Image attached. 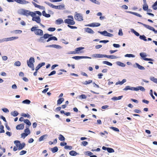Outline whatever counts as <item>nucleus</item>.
<instances>
[{"mask_svg": "<svg viewBox=\"0 0 157 157\" xmlns=\"http://www.w3.org/2000/svg\"><path fill=\"white\" fill-rule=\"evenodd\" d=\"M43 15L46 17H50L51 16L49 14L46 13L45 11H43L42 12Z\"/></svg>", "mask_w": 157, "mask_h": 157, "instance_id": "obj_28", "label": "nucleus"}, {"mask_svg": "<svg viewBox=\"0 0 157 157\" xmlns=\"http://www.w3.org/2000/svg\"><path fill=\"white\" fill-rule=\"evenodd\" d=\"M150 79L154 82L157 83V78H155L154 77H151L150 78Z\"/></svg>", "mask_w": 157, "mask_h": 157, "instance_id": "obj_33", "label": "nucleus"}, {"mask_svg": "<svg viewBox=\"0 0 157 157\" xmlns=\"http://www.w3.org/2000/svg\"><path fill=\"white\" fill-rule=\"evenodd\" d=\"M47 135H44L40 136L39 139L38 140L39 141H41L43 140L45 136H47Z\"/></svg>", "mask_w": 157, "mask_h": 157, "instance_id": "obj_40", "label": "nucleus"}, {"mask_svg": "<svg viewBox=\"0 0 157 157\" xmlns=\"http://www.w3.org/2000/svg\"><path fill=\"white\" fill-rule=\"evenodd\" d=\"M138 23L143 25L147 29L153 31L155 33H157V30H156L153 27L140 22H138Z\"/></svg>", "mask_w": 157, "mask_h": 157, "instance_id": "obj_6", "label": "nucleus"}, {"mask_svg": "<svg viewBox=\"0 0 157 157\" xmlns=\"http://www.w3.org/2000/svg\"><path fill=\"white\" fill-rule=\"evenodd\" d=\"M140 39L143 40L145 41H146L147 40L146 37L144 35L140 36Z\"/></svg>", "mask_w": 157, "mask_h": 157, "instance_id": "obj_38", "label": "nucleus"}, {"mask_svg": "<svg viewBox=\"0 0 157 157\" xmlns=\"http://www.w3.org/2000/svg\"><path fill=\"white\" fill-rule=\"evenodd\" d=\"M69 154L71 156H75L77 155V152L74 151H71L69 152Z\"/></svg>", "mask_w": 157, "mask_h": 157, "instance_id": "obj_31", "label": "nucleus"}, {"mask_svg": "<svg viewBox=\"0 0 157 157\" xmlns=\"http://www.w3.org/2000/svg\"><path fill=\"white\" fill-rule=\"evenodd\" d=\"M22 116L23 117H27L28 118H29L30 117V115L28 114L22 113Z\"/></svg>", "mask_w": 157, "mask_h": 157, "instance_id": "obj_58", "label": "nucleus"}, {"mask_svg": "<svg viewBox=\"0 0 157 157\" xmlns=\"http://www.w3.org/2000/svg\"><path fill=\"white\" fill-rule=\"evenodd\" d=\"M2 110L5 113H8L9 112V110L6 108H4L2 109Z\"/></svg>", "mask_w": 157, "mask_h": 157, "instance_id": "obj_63", "label": "nucleus"}, {"mask_svg": "<svg viewBox=\"0 0 157 157\" xmlns=\"http://www.w3.org/2000/svg\"><path fill=\"white\" fill-rule=\"evenodd\" d=\"M118 65L122 67H124L125 66L124 63L120 62H119Z\"/></svg>", "mask_w": 157, "mask_h": 157, "instance_id": "obj_64", "label": "nucleus"}, {"mask_svg": "<svg viewBox=\"0 0 157 157\" xmlns=\"http://www.w3.org/2000/svg\"><path fill=\"white\" fill-rule=\"evenodd\" d=\"M27 151H26L22 150L19 153L20 155H22L26 153Z\"/></svg>", "mask_w": 157, "mask_h": 157, "instance_id": "obj_60", "label": "nucleus"}, {"mask_svg": "<svg viewBox=\"0 0 157 157\" xmlns=\"http://www.w3.org/2000/svg\"><path fill=\"white\" fill-rule=\"evenodd\" d=\"M152 7L153 10H156L157 9V5L154 3L152 6Z\"/></svg>", "mask_w": 157, "mask_h": 157, "instance_id": "obj_62", "label": "nucleus"}, {"mask_svg": "<svg viewBox=\"0 0 157 157\" xmlns=\"http://www.w3.org/2000/svg\"><path fill=\"white\" fill-rule=\"evenodd\" d=\"M107 151L109 153H112L114 152V151L112 148L108 147L107 148Z\"/></svg>", "mask_w": 157, "mask_h": 157, "instance_id": "obj_45", "label": "nucleus"}, {"mask_svg": "<svg viewBox=\"0 0 157 157\" xmlns=\"http://www.w3.org/2000/svg\"><path fill=\"white\" fill-rule=\"evenodd\" d=\"M24 122L27 125H28L29 127V126H30L31 124V123L28 119H26L24 120Z\"/></svg>", "mask_w": 157, "mask_h": 157, "instance_id": "obj_32", "label": "nucleus"}, {"mask_svg": "<svg viewBox=\"0 0 157 157\" xmlns=\"http://www.w3.org/2000/svg\"><path fill=\"white\" fill-rule=\"evenodd\" d=\"M92 57L94 58H102L104 57L105 55L100 54H94L92 55Z\"/></svg>", "mask_w": 157, "mask_h": 157, "instance_id": "obj_12", "label": "nucleus"}, {"mask_svg": "<svg viewBox=\"0 0 157 157\" xmlns=\"http://www.w3.org/2000/svg\"><path fill=\"white\" fill-rule=\"evenodd\" d=\"M74 17L75 20L79 21H81L83 20V17L81 14L78 13L76 12H75Z\"/></svg>", "mask_w": 157, "mask_h": 157, "instance_id": "obj_7", "label": "nucleus"}, {"mask_svg": "<svg viewBox=\"0 0 157 157\" xmlns=\"http://www.w3.org/2000/svg\"><path fill=\"white\" fill-rule=\"evenodd\" d=\"M136 65L138 68L140 70H144L145 68L143 66H142L137 63H136Z\"/></svg>", "mask_w": 157, "mask_h": 157, "instance_id": "obj_29", "label": "nucleus"}, {"mask_svg": "<svg viewBox=\"0 0 157 157\" xmlns=\"http://www.w3.org/2000/svg\"><path fill=\"white\" fill-rule=\"evenodd\" d=\"M58 150V148L56 146L52 148L51 149V151L53 153L57 152Z\"/></svg>", "mask_w": 157, "mask_h": 157, "instance_id": "obj_26", "label": "nucleus"}, {"mask_svg": "<svg viewBox=\"0 0 157 157\" xmlns=\"http://www.w3.org/2000/svg\"><path fill=\"white\" fill-rule=\"evenodd\" d=\"M47 47H53L56 48H61V47L60 46L56 44L48 45L47 46Z\"/></svg>", "mask_w": 157, "mask_h": 157, "instance_id": "obj_18", "label": "nucleus"}, {"mask_svg": "<svg viewBox=\"0 0 157 157\" xmlns=\"http://www.w3.org/2000/svg\"><path fill=\"white\" fill-rule=\"evenodd\" d=\"M56 29L55 28H49L48 29V31L51 32L54 31Z\"/></svg>", "mask_w": 157, "mask_h": 157, "instance_id": "obj_55", "label": "nucleus"}, {"mask_svg": "<svg viewBox=\"0 0 157 157\" xmlns=\"http://www.w3.org/2000/svg\"><path fill=\"white\" fill-rule=\"evenodd\" d=\"M55 9H61L63 8L64 6L62 5L56 6Z\"/></svg>", "mask_w": 157, "mask_h": 157, "instance_id": "obj_49", "label": "nucleus"}, {"mask_svg": "<svg viewBox=\"0 0 157 157\" xmlns=\"http://www.w3.org/2000/svg\"><path fill=\"white\" fill-rule=\"evenodd\" d=\"M27 65L29 67H32V66L33 67V66H34L33 62H29L28 60L27 61Z\"/></svg>", "mask_w": 157, "mask_h": 157, "instance_id": "obj_44", "label": "nucleus"}, {"mask_svg": "<svg viewBox=\"0 0 157 157\" xmlns=\"http://www.w3.org/2000/svg\"><path fill=\"white\" fill-rule=\"evenodd\" d=\"M45 63L43 62L39 64L36 68V71H38L41 67L44 65Z\"/></svg>", "mask_w": 157, "mask_h": 157, "instance_id": "obj_17", "label": "nucleus"}, {"mask_svg": "<svg viewBox=\"0 0 157 157\" xmlns=\"http://www.w3.org/2000/svg\"><path fill=\"white\" fill-rule=\"evenodd\" d=\"M18 38V37L16 36V37H11L9 38H5L4 39V41H10L12 40L15 39H17Z\"/></svg>", "mask_w": 157, "mask_h": 157, "instance_id": "obj_15", "label": "nucleus"}, {"mask_svg": "<svg viewBox=\"0 0 157 157\" xmlns=\"http://www.w3.org/2000/svg\"><path fill=\"white\" fill-rule=\"evenodd\" d=\"M29 3L28 1H27L25 0H22L21 2V4H26Z\"/></svg>", "mask_w": 157, "mask_h": 157, "instance_id": "obj_51", "label": "nucleus"}, {"mask_svg": "<svg viewBox=\"0 0 157 157\" xmlns=\"http://www.w3.org/2000/svg\"><path fill=\"white\" fill-rule=\"evenodd\" d=\"M57 40V39L55 36H54L51 37H49L48 38V39L47 40V42H48L50 41L51 40Z\"/></svg>", "mask_w": 157, "mask_h": 157, "instance_id": "obj_23", "label": "nucleus"}, {"mask_svg": "<svg viewBox=\"0 0 157 157\" xmlns=\"http://www.w3.org/2000/svg\"><path fill=\"white\" fill-rule=\"evenodd\" d=\"M32 3L34 5V6H35V7H37V8H38L40 9L41 8L42 6H41L39 5H37V4H36V3H35L34 2H32Z\"/></svg>", "mask_w": 157, "mask_h": 157, "instance_id": "obj_39", "label": "nucleus"}, {"mask_svg": "<svg viewBox=\"0 0 157 157\" xmlns=\"http://www.w3.org/2000/svg\"><path fill=\"white\" fill-rule=\"evenodd\" d=\"M14 143L16 144V146L18 147V149L19 150L22 149L25 145V144L24 143L21 144L20 141L18 140L15 141Z\"/></svg>", "mask_w": 157, "mask_h": 157, "instance_id": "obj_5", "label": "nucleus"}, {"mask_svg": "<svg viewBox=\"0 0 157 157\" xmlns=\"http://www.w3.org/2000/svg\"><path fill=\"white\" fill-rule=\"evenodd\" d=\"M18 114V113L17 112V111H14L13 112H12L11 113V115L13 117H16L17 116Z\"/></svg>", "mask_w": 157, "mask_h": 157, "instance_id": "obj_30", "label": "nucleus"}, {"mask_svg": "<svg viewBox=\"0 0 157 157\" xmlns=\"http://www.w3.org/2000/svg\"><path fill=\"white\" fill-rule=\"evenodd\" d=\"M79 97L82 99H86L87 96L85 94H82L79 96Z\"/></svg>", "mask_w": 157, "mask_h": 157, "instance_id": "obj_54", "label": "nucleus"}, {"mask_svg": "<svg viewBox=\"0 0 157 157\" xmlns=\"http://www.w3.org/2000/svg\"><path fill=\"white\" fill-rule=\"evenodd\" d=\"M52 36V35L46 33L43 36L40 37L39 40H43L44 39H46L48 38H49V37H50Z\"/></svg>", "mask_w": 157, "mask_h": 157, "instance_id": "obj_11", "label": "nucleus"}, {"mask_svg": "<svg viewBox=\"0 0 157 157\" xmlns=\"http://www.w3.org/2000/svg\"><path fill=\"white\" fill-rule=\"evenodd\" d=\"M30 101L29 100L26 99L23 101L22 103L24 104H29L30 103Z\"/></svg>", "mask_w": 157, "mask_h": 157, "instance_id": "obj_41", "label": "nucleus"}, {"mask_svg": "<svg viewBox=\"0 0 157 157\" xmlns=\"http://www.w3.org/2000/svg\"><path fill=\"white\" fill-rule=\"evenodd\" d=\"M4 128V127L3 125H1L0 126V129H1L0 131V133L5 132V131L3 129Z\"/></svg>", "mask_w": 157, "mask_h": 157, "instance_id": "obj_46", "label": "nucleus"}, {"mask_svg": "<svg viewBox=\"0 0 157 157\" xmlns=\"http://www.w3.org/2000/svg\"><path fill=\"white\" fill-rule=\"evenodd\" d=\"M137 89H138V91L139 90H140L141 91H145V89L142 86H139L138 87H136Z\"/></svg>", "mask_w": 157, "mask_h": 157, "instance_id": "obj_43", "label": "nucleus"}, {"mask_svg": "<svg viewBox=\"0 0 157 157\" xmlns=\"http://www.w3.org/2000/svg\"><path fill=\"white\" fill-rule=\"evenodd\" d=\"M56 23L57 25H60L63 23V21L62 19L59 18L56 20Z\"/></svg>", "mask_w": 157, "mask_h": 157, "instance_id": "obj_24", "label": "nucleus"}, {"mask_svg": "<svg viewBox=\"0 0 157 157\" xmlns=\"http://www.w3.org/2000/svg\"><path fill=\"white\" fill-rule=\"evenodd\" d=\"M84 48L83 47H79V48H77L76 49H75V51H74V52H72V53H71V54H75V53H79V52L81 50L83 49Z\"/></svg>", "mask_w": 157, "mask_h": 157, "instance_id": "obj_16", "label": "nucleus"}, {"mask_svg": "<svg viewBox=\"0 0 157 157\" xmlns=\"http://www.w3.org/2000/svg\"><path fill=\"white\" fill-rule=\"evenodd\" d=\"M68 18H70L71 19H67L64 20V22L68 24V25H74L75 24V21H74L73 17L72 16H69Z\"/></svg>", "mask_w": 157, "mask_h": 157, "instance_id": "obj_3", "label": "nucleus"}, {"mask_svg": "<svg viewBox=\"0 0 157 157\" xmlns=\"http://www.w3.org/2000/svg\"><path fill=\"white\" fill-rule=\"evenodd\" d=\"M21 12L23 15H25L26 16H29V15L32 16L34 14V12L30 11L29 10H22Z\"/></svg>", "mask_w": 157, "mask_h": 157, "instance_id": "obj_4", "label": "nucleus"}, {"mask_svg": "<svg viewBox=\"0 0 157 157\" xmlns=\"http://www.w3.org/2000/svg\"><path fill=\"white\" fill-rule=\"evenodd\" d=\"M125 57H134V55L132 54H127L125 55Z\"/></svg>", "mask_w": 157, "mask_h": 157, "instance_id": "obj_53", "label": "nucleus"}, {"mask_svg": "<svg viewBox=\"0 0 157 157\" xmlns=\"http://www.w3.org/2000/svg\"><path fill=\"white\" fill-rule=\"evenodd\" d=\"M123 96L122 95L119 96L117 97H114L111 98V100L114 101L119 100L121 99V98H123Z\"/></svg>", "mask_w": 157, "mask_h": 157, "instance_id": "obj_22", "label": "nucleus"}, {"mask_svg": "<svg viewBox=\"0 0 157 157\" xmlns=\"http://www.w3.org/2000/svg\"><path fill=\"white\" fill-rule=\"evenodd\" d=\"M64 148L65 149H69L70 150H71L72 149V147L71 146H66L64 147Z\"/></svg>", "mask_w": 157, "mask_h": 157, "instance_id": "obj_56", "label": "nucleus"}, {"mask_svg": "<svg viewBox=\"0 0 157 157\" xmlns=\"http://www.w3.org/2000/svg\"><path fill=\"white\" fill-rule=\"evenodd\" d=\"M150 94L152 98L153 99H155V97L154 96L153 94V91L152 90H150Z\"/></svg>", "mask_w": 157, "mask_h": 157, "instance_id": "obj_57", "label": "nucleus"}, {"mask_svg": "<svg viewBox=\"0 0 157 157\" xmlns=\"http://www.w3.org/2000/svg\"><path fill=\"white\" fill-rule=\"evenodd\" d=\"M100 25V24L98 23H93L88 25V26L90 27H94L99 26Z\"/></svg>", "mask_w": 157, "mask_h": 157, "instance_id": "obj_13", "label": "nucleus"}, {"mask_svg": "<svg viewBox=\"0 0 157 157\" xmlns=\"http://www.w3.org/2000/svg\"><path fill=\"white\" fill-rule=\"evenodd\" d=\"M104 57H106L108 59H115L117 58V57L113 55H105Z\"/></svg>", "mask_w": 157, "mask_h": 157, "instance_id": "obj_19", "label": "nucleus"}, {"mask_svg": "<svg viewBox=\"0 0 157 157\" xmlns=\"http://www.w3.org/2000/svg\"><path fill=\"white\" fill-rule=\"evenodd\" d=\"M110 128L116 132H119V129L118 128L112 126L110 127Z\"/></svg>", "mask_w": 157, "mask_h": 157, "instance_id": "obj_48", "label": "nucleus"}, {"mask_svg": "<svg viewBox=\"0 0 157 157\" xmlns=\"http://www.w3.org/2000/svg\"><path fill=\"white\" fill-rule=\"evenodd\" d=\"M103 63L104 64H106L108 65L111 66L112 65V64L111 63H110L107 61H104L103 62Z\"/></svg>", "mask_w": 157, "mask_h": 157, "instance_id": "obj_47", "label": "nucleus"}, {"mask_svg": "<svg viewBox=\"0 0 157 157\" xmlns=\"http://www.w3.org/2000/svg\"><path fill=\"white\" fill-rule=\"evenodd\" d=\"M92 2L94 3L97 4H99L100 3L99 2L97 1L96 0H90Z\"/></svg>", "mask_w": 157, "mask_h": 157, "instance_id": "obj_52", "label": "nucleus"}, {"mask_svg": "<svg viewBox=\"0 0 157 157\" xmlns=\"http://www.w3.org/2000/svg\"><path fill=\"white\" fill-rule=\"evenodd\" d=\"M140 55L141 57L143 58L144 60L146 61H152L153 60L151 58H148L145 57L146 55L144 54V53H140Z\"/></svg>", "mask_w": 157, "mask_h": 157, "instance_id": "obj_10", "label": "nucleus"}, {"mask_svg": "<svg viewBox=\"0 0 157 157\" xmlns=\"http://www.w3.org/2000/svg\"><path fill=\"white\" fill-rule=\"evenodd\" d=\"M127 12H128V13H131V14H133V15H136V16H137L139 17H142V16L141 15H140V14H139L137 13H136V12H132L130 11H128Z\"/></svg>", "mask_w": 157, "mask_h": 157, "instance_id": "obj_20", "label": "nucleus"}, {"mask_svg": "<svg viewBox=\"0 0 157 157\" xmlns=\"http://www.w3.org/2000/svg\"><path fill=\"white\" fill-rule=\"evenodd\" d=\"M26 128L25 130V133H27L28 135L30 133V131L29 128V126H27L26 127Z\"/></svg>", "mask_w": 157, "mask_h": 157, "instance_id": "obj_42", "label": "nucleus"}, {"mask_svg": "<svg viewBox=\"0 0 157 157\" xmlns=\"http://www.w3.org/2000/svg\"><path fill=\"white\" fill-rule=\"evenodd\" d=\"M21 65V63L19 61H17L16 62L14 63V65L17 66H20Z\"/></svg>", "mask_w": 157, "mask_h": 157, "instance_id": "obj_50", "label": "nucleus"}, {"mask_svg": "<svg viewBox=\"0 0 157 157\" xmlns=\"http://www.w3.org/2000/svg\"><path fill=\"white\" fill-rule=\"evenodd\" d=\"M34 13V14L31 16L32 17V20L33 21H36L37 23L40 24L41 22V19L40 17L39 16H36V14H37L40 16H41L42 14L41 13L38 11H35Z\"/></svg>", "mask_w": 157, "mask_h": 157, "instance_id": "obj_1", "label": "nucleus"}, {"mask_svg": "<svg viewBox=\"0 0 157 157\" xmlns=\"http://www.w3.org/2000/svg\"><path fill=\"white\" fill-rule=\"evenodd\" d=\"M38 27H33L31 29L32 32H34L36 35L42 36L43 35V31L40 29H37Z\"/></svg>", "mask_w": 157, "mask_h": 157, "instance_id": "obj_2", "label": "nucleus"}, {"mask_svg": "<svg viewBox=\"0 0 157 157\" xmlns=\"http://www.w3.org/2000/svg\"><path fill=\"white\" fill-rule=\"evenodd\" d=\"M82 144L83 146H85L88 144V143L86 141H83L82 142Z\"/></svg>", "mask_w": 157, "mask_h": 157, "instance_id": "obj_59", "label": "nucleus"}, {"mask_svg": "<svg viewBox=\"0 0 157 157\" xmlns=\"http://www.w3.org/2000/svg\"><path fill=\"white\" fill-rule=\"evenodd\" d=\"M85 31L88 33H94V31L90 28H87L85 29Z\"/></svg>", "mask_w": 157, "mask_h": 157, "instance_id": "obj_21", "label": "nucleus"}, {"mask_svg": "<svg viewBox=\"0 0 157 157\" xmlns=\"http://www.w3.org/2000/svg\"><path fill=\"white\" fill-rule=\"evenodd\" d=\"M84 58H85V56H75L72 57V58L76 60H78L79 59Z\"/></svg>", "mask_w": 157, "mask_h": 157, "instance_id": "obj_25", "label": "nucleus"}, {"mask_svg": "<svg viewBox=\"0 0 157 157\" xmlns=\"http://www.w3.org/2000/svg\"><path fill=\"white\" fill-rule=\"evenodd\" d=\"M98 32L100 33L101 34L105 36L112 37L113 36V34L109 33L105 30L103 32L98 31Z\"/></svg>", "mask_w": 157, "mask_h": 157, "instance_id": "obj_8", "label": "nucleus"}, {"mask_svg": "<svg viewBox=\"0 0 157 157\" xmlns=\"http://www.w3.org/2000/svg\"><path fill=\"white\" fill-rule=\"evenodd\" d=\"M148 6L147 4H144L143 5V8L144 10L147 11L148 9Z\"/></svg>", "mask_w": 157, "mask_h": 157, "instance_id": "obj_34", "label": "nucleus"}, {"mask_svg": "<svg viewBox=\"0 0 157 157\" xmlns=\"http://www.w3.org/2000/svg\"><path fill=\"white\" fill-rule=\"evenodd\" d=\"M92 82V80H89L88 81H85L83 82L82 83L84 85H87L90 84Z\"/></svg>", "mask_w": 157, "mask_h": 157, "instance_id": "obj_36", "label": "nucleus"}, {"mask_svg": "<svg viewBox=\"0 0 157 157\" xmlns=\"http://www.w3.org/2000/svg\"><path fill=\"white\" fill-rule=\"evenodd\" d=\"M28 134L25 133H22L21 134V136L23 137V138H25L26 136L28 135Z\"/></svg>", "mask_w": 157, "mask_h": 157, "instance_id": "obj_61", "label": "nucleus"}, {"mask_svg": "<svg viewBox=\"0 0 157 157\" xmlns=\"http://www.w3.org/2000/svg\"><path fill=\"white\" fill-rule=\"evenodd\" d=\"M24 124H23L17 125L16 127L17 130H22L24 129Z\"/></svg>", "mask_w": 157, "mask_h": 157, "instance_id": "obj_14", "label": "nucleus"}, {"mask_svg": "<svg viewBox=\"0 0 157 157\" xmlns=\"http://www.w3.org/2000/svg\"><path fill=\"white\" fill-rule=\"evenodd\" d=\"M59 139L60 140L63 141L65 140V138L62 135L59 134Z\"/></svg>", "mask_w": 157, "mask_h": 157, "instance_id": "obj_35", "label": "nucleus"}, {"mask_svg": "<svg viewBox=\"0 0 157 157\" xmlns=\"http://www.w3.org/2000/svg\"><path fill=\"white\" fill-rule=\"evenodd\" d=\"M137 89L136 88L134 87H131L130 86H128L125 87L124 89V90H135L138 91Z\"/></svg>", "mask_w": 157, "mask_h": 157, "instance_id": "obj_9", "label": "nucleus"}, {"mask_svg": "<svg viewBox=\"0 0 157 157\" xmlns=\"http://www.w3.org/2000/svg\"><path fill=\"white\" fill-rule=\"evenodd\" d=\"M45 3L50 7H52L53 8L55 9L56 6L52 4L49 3L48 2H46Z\"/></svg>", "mask_w": 157, "mask_h": 157, "instance_id": "obj_37", "label": "nucleus"}, {"mask_svg": "<svg viewBox=\"0 0 157 157\" xmlns=\"http://www.w3.org/2000/svg\"><path fill=\"white\" fill-rule=\"evenodd\" d=\"M64 101V99L63 98H59L57 101V105H60Z\"/></svg>", "mask_w": 157, "mask_h": 157, "instance_id": "obj_27", "label": "nucleus"}]
</instances>
